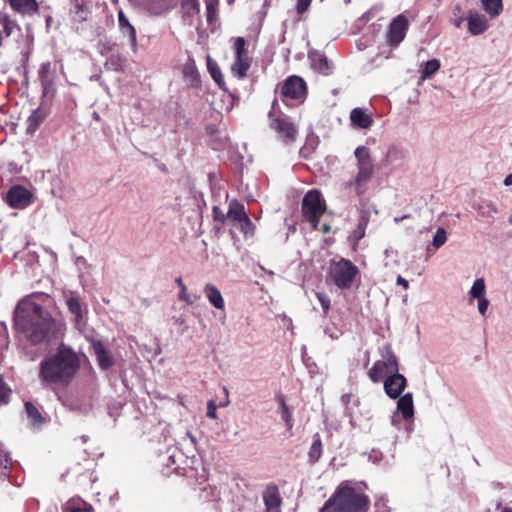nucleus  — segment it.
Wrapping results in <instances>:
<instances>
[{
  "mask_svg": "<svg viewBox=\"0 0 512 512\" xmlns=\"http://www.w3.org/2000/svg\"><path fill=\"white\" fill-rule=\"evenodd\" d=\"M14 323L16 330L33 344L49 338L56 325L52 317L30 298L17 305Z\"/></svg>",
  "mask_w": 512,
  "mask_h": 512,
  "instance_id": "nucleus-1",
  "label": "nucleus"
},
{
  "mask_svg": "<svg viewBox=\"0 0 512 512\" xmlns=\"http://www.w3.org/2000/svg\"><path fill=\"white\" fill-rule=\"evenodd\" d=\"M78 369L79 359L76 353L61 344L55 353L41 361L39 378L44 384L67 385Z\"/></svg>",
  "mask_w": 512,
  "mask_h": 512,
  "instance_id": "nucleus-2",
  "label": "nucleus"
},
{
  "mask_svg": "<svg viewBox=\"0 0 512 512\" xmlns=\"http://www.w3.org/2000/svg\"><path fill=\"white\" fill-rule=\"evenodd\" d=\"M370 499L361 485L344 481L338 485L319 512H368Z\"/></svg>",
  "mask_w": 512,
  "mask_h": 512,
  "instance_id": "nucleus-3",
  "label": "nucleus"
},
{
  "mask_svg": "<svg viewBox=\"0 0 512 512\" xmlns=\"http://www.w3.org/2000/svg\"><path fill=\"white\" fill-rule=\"evenodd\" d=\"M357 173L354 179L344 183V189H354L355 193L362 197L366 192V186L375 173L374 164L368 147L361 145L354 151Z\"/></svg>",
  "mask_w": 512,
  "mask_h": 512,
  "instance_id": "nucleus-4",
  "label": "nucleus"
},
{
  "mask_svg": "<svg viewBox=\"0 0 512 512\" xmlns=\"http://www.w3.org/2000/svg\"><path fill=\"white\" fill-rule=\"evenodd\" d=\"M327 274L337 288L347 290L353 286L359 269L348 259H332L329 262Z\"/></svg>",
  "mask_w": 512,
  "mask_h": 512,
  "instance_id": "nucleus-5",
  "label": "nucleus"
},
{
  "mask_svg": "<svg viewBox=\"0 0 512 512\" xmlns=\"http://www.w3.org/2000/svg\"><path fill=\"white\" fill-rule=\"evenodd\" d=\"M381 359L377 360L368 371L369 379L378 383L384 381L389 375L399 371L397 357L391 345L385 344L379 348Z\"/></svg>",
  "mask_w": 512,
  "mask_h": 512,
  "instance_id": "nucleus-6",
  "label": "nucleus"
},
{
  "mask_svg": "<svg viewBox=\"0 0 512 512\" xmlns=\"http://www.w3.org/2000/svg\"><path fill=\"white\" fill-rule=\"evenodd\" d=\"M326 210L325 201L318 190H310L302 200V213L314 229H318V220Z\"/></svg>",
  "mask_w": 512,
  "mask_h": 512,
  "instance_id": "nucleus-7",
  "label": "nucleus"
},
{
  "mask_svg": "<svg viewBox=\"0 0 512 512\" xmlns=\"http://www.w3.org/2000/svg\"><path fill=\"white\" fill-rule=\"evenodd\" d=\"M280 96L281 99L289 105L290 101H294L296 103L304 102L307 93V87L305 81L296 75L289 76L281 85H280Z\"/></svg>",
  "mask_w": 512,
  "mask_h": 512,
  "instance_id": "nucleus-8",
  "label": "nucleus"
},
{
  "mask_svg": "<svg viewBox=\"0 0 512 512\" xmlns=\"http://www.w3.org/2000/svg\"><path fill=\"white\" fill-rule=\"evenodd\" d=\"M398 398L397 409L391 417V424L397 429H400L401 424L399 417L401 416L407 422L406 429L408 433H410L412 430V419L414 416L413 395L408 392Z\"/></svg>",
  "mask_w": 512,
  "mask_h": 512,
  "instance_id": "nucleus-9",
  "label": "nucleus"
},
{
  "mask_svg": "<svg viewBox=\"0 0 512 512\" xmlns=\"http://www.w3.org/2000/svg\"><path fill=\"white\" fill-rule=\"evenodd\" d=\"M235 61L232 64V74L238 78H244L251 66V58L245 47V39L237 37L234 42Z\"/></svg>",
  "mask_w": 512,
  "mask_h": 512,
  "instance_id": "nucleus-10",
  "label": "nucleus"
},
{
  "mask_svg": "<svg viewBox=\"0 0 512 512\" xmlns=\"http://www.w3.org/2000/svg\"><path fill=\"white\" fill-rule=\"evenodd\" d=\"M32 193L22 187L13 186L6 194L7 204L14 209H24L30 205L32 200Z\"/></svg>",
  "mask_w": 512,
  "mask_h": 512,
  "instance_id": "nucleus-11",
  "label": "nucleus"
},
{
  "mask_svg": "<svg viewBox=\"0 0 512 512\" xmlns=\"http://www.w3.org/2000/svg\"><path fill=\"white\" fill-rule=\"evenodd\" d=\"M408 26V20L403 14H400L394 18L389 26L387 33L388 43L392 46H397L400 42H402L406 36Z\"/></svg>",
  "mask_w": 512,
  "mask_h": 512,
  "instance_id": "nucleus-12",
  "label": "nucleus"
},
{
  "mask_svg": "<svg viewBox=\"0 0 512 512\" xmlns=\"http://www.w3.org/2000/svg\"><path fill=\"white\" fill-rule=\"evenodd\" d=\"M384 390L387 396L391 399H397L401 396L402 392L406 388L407 381L404 375L396 372L395 374L389 375L384 381Z\"/></svg>",
  "mask_w": 512,
  "mask_h": 512,
  "instance_id": "nucleus-13",
  "label": "nucleus"
},
{
  "mask_svg": "<svg viewBox=\"0 0 512 512\" xmlns=\"http://www.w3.org/2000/svg\"><path fill=\"white\" fill-rule=\"evenodd\" d=\"M271 127L286 141L294 140L297 135L296 126L284 118L272 119Z\"/></svg>",
  "mask_w": 512,
  "mask_h": 512,
  "instance_id": "nucleus-14",
  "label": "nucleus"
},
{
  "mask_svg": "<svg viewBox=\"0 0 512 512\" xmlns=\"http://www.w3.org/2000/svg\"><path fill=\"white\" fill-rule=\"evenodd\" d=\"M488 27V21L484 15L479 14L478 12L469 11L467 15V28L471 35H480L484 33Z\"/></svg>",
  "mask_w": 512,
  "mask_h": 512,
  "instance_id": "nucleus-15",
  "label": "nucleus"
},
{
  "mask_svg": "<svg viewBox=\"0 0 512 512\" xmlns=\"http://www.w3.org/2000/svg\"><path fill=\"white\" fill-rule=\"evenodd\" d=\"M349 118L355 129H369L374 123L372 116L360 107L352 109Z\"/></svg>",
  "mask_w": 512,
  "mask_h": 512,
  "instance_id": "nucleus-16",
  "label": "nucleus"
},
{
  "mask_svg": "<svg viewBox=\"0 0 512 512\" xmlns=\"http://www.w3.org/2000/svg\"><path fill=\"white\" fill-rule=\"evenodd\" d=\"M312 68L323 75H330L333 71V63L321 52L309 53Z\"/></svg>",
  "mask_w": 512,
  "mask_h": 512,
  "instance_id": "nucleus-17",
  "label": "nucleus"
},
{
  "mask_svg": "<svg viewBox=\"0 0 512 512\" xmlns=\"http://www.w3.org/2000/svg\"><path fill=\"white\" fill-rule=\"evenodd\" d=\"M11 9L21 15H34L39 10V5L36 0H6Z\"/></svg>",
  "mask_w": 512,
  "mask_h": 512,
  "instance_id": "nucleus-18",
  "label": "nucleus"
},
{
  "mask_svg": "<svg viewBox=\"0 0 512 512\" xmlns=\"http://www.w3.org/2000/svg\"><path fill=\"white\" fill-rule=\"evenodd\" d=\"M203 291L209 303L218 310L225 309V301L220 290L212 283L205 284Z\"/></svg>",
  "mask_w": 512,
  "mask_h": 512,
  "instance_id": "nucleus-19",
  "label": "nucleus"
},
{
  "mask_svg": "<svg viewBox=\"0 0 512 512\" xmlns=\"http://www.w3.org/2000/svg\"><path fill=\"white\" fill-rule=\"evenodd\" d=\"M66 305L69 312L73 315V321L77 328L84 323V309L78 297L71 296L67 298Z\"/></svg>",
  "mask_w": 512,
  "mask_h": 512,
  "instance_id": "nucleus-20",
  "label": "nucleus"
},
{
  "mask_svg": "<svg viewBox=\"0 0 512 512\" xmlns=\"http://www.w3.org/2000/svg\"><path fill=\"white\" fill-rule=\"evenodd\" d=\"M118 23L123 35L129 38V42L134 50L137 48V35L134 26H132L122 10L118 11Z\"/></svg>",
  "mask_w": 512,
  "mask_h": 512,
  "instance_id": "nucleus-21",
  "label": "nucleus"
},
{
  "mask_svg": "<svg viewBox=\"0 0 512 512\" xmlns=\"http://www.w3.org/2000/svg\"><path fill=\"white\" fill-rule=\"evenodd\" d=\"M263 501L269 512H278L281 505V498L277 487H268L263 493Z\"/></svg>",
  "mask_w": 512,
  "mask_h": 512,
  "instance_id": "nucleus-22",
  "label": "nucleus"
},
{
  "mask_svg": "<svg viewBox=\"0 0 512 512\" xmlns=\"http://www.w3.org/2000/svg\"><path fill=\"white\" fill-rule=\"evenodd\" d=\"M92 347L94 353L96 354L99 366L102 369L110 368L114 362L113 358L109 354L108 350L105 348L104 344L101 341H94L92 343Z\"/></svg>",
  "mask_w": 512,
  "mask_h": 512,
  "instance_id": "nucleus-23",
  "label": "nucleus"
},
{
  "mask_svg": "<svg viewBox=\"0 0 512 512\" xmlns=\"http://www.w3.org/2000/svg\"><path fill=\"white\" fill-rule=\"evenodd\" d=\"M247 213L245 211L244 205L240 202L233 200L229 203L227 219L232 221L235 225L241 222L245 217H247Z\"/></svg>",
  "mask_w": 512,
  "mask_h": 512,
  "instance_id": "nucleus-24",
  "label": "nucleus"
},
{
  "mask_svg": "<svg viewBox=\"0 0 512 512\" xmlns=\"http://www.w3.org/2000/svg\"><path fill=\"white\" fill-rule=\"evenodd\" d=\"M182 73L185 81L190 86L196 87L198 85L199 73L193 60H189L187 63H185Z\"/></svg>",
  "mask_w": 512,
  "mask_h": 512,
  "instance_id": "nucleus-25",
  "label": "nucleus"
},
{
  "mask_svg": "<svg viewBox=\"0 0 512 512\" xmlns=\"http://www.w3.org/2000/svg\"><path fill=\"white\" fill-rule=\"evenodd\" d=\"M73 13L77 21H86L90 14L86 0H72Z\"/></svg>",
  "mask_w": 512,
  "mask_h": 512,
  "instance_id": "nucleus-26",
  "label": "nucleus"
},
{
  "mask_svg": "<svg viewBox=\"0 0 512 512\" xmlns=\"http://www.w3.org/2000/svg\"><path fill=\"white\" fill-rule=\"evenodd\" d=\"M483 10L491 17L499 16L503 10L502 0H480Z\"/></svg>",
  "mask_w": 512,
  "mask_h": 512,
  "instance_id": "nucleus-27",
  "label": "nucleus"
},
{
  "mask_svg": "<svg viewBox=\"0 0 512 512\" xmlns=\"http://www.w3.org/2000/svg\"><path fill=\"white\" fill-rule=\"evenodd\" d=\"M146 7L155 15H160L171 8L170 0H147Z\"/></svg>",
  "mask_w": 512,
  "mask_h": 512,
  "instance_id": "nucleus-28",
  "label": "nucleus"
},
{
  "mask_svg": "<svg viewBox=\"0 0 512 512\" xmlns=\"http://www.w3.org/2000/svg\"><path fill=\"white\" fill-rule=\"evenodd\" d=\"M45 114L39 109H35L27 119V133H34L43 122Z\"/></svg>",
  "mask_w": 512,
  "mask_h": 512,
  "instance_id": "nucleus-29",
  "label": "nucleus"
},
{
  "mask_svg": "<svg viewBox=\"0 0 512 512\" xmlns=\"http://www.w3.org/2000/svg\"><path fill=\"white\" fill-rule=\"evenodd\" d=\"M470 301L486 296V284L484 278H477L469 290Z\"/></svg>",
  "mask_w": 512,
  "mask_h": 512,
  "instance_id": "nucleus-30",
  "label": "nucleus"
},
{
  "mask_svg": "<svg viewBox=\"0 0 512 512\" xmlns=\"http://www.w3.org/2000/svg\"><path fill=\"white\" fill-rule=\"evenodd\" d=\"M403 158L404 154L402 150L396 146H391L386 153L385 164L389 166L398 165L401 163Z\"/></svg>",
  "mask_w": 512,
  "mask_h": 512,
  "instance_id": "nucleus-31",
  "label": "nucleus"
},
{
  "mask_svg": "<svg viewBox=\"0 0 512 512\" xmlns=\"http://www.w3.org/2000/svg\"><path fill=\"white\" fill-rule=\"evenodd\" d=\"M476 209L484 217H493L497 213V207L491 200H482Z\"/></svg>",
  "mask_w": 512,
  "mask_h": 512,
  "instance_id": "nucleus-32",
  "label": "nucleus"
},
{
  "mask_svg": "<svg viewBox=\"0 0 512 512\" xmlns=\"http://www.w3.org/2000/svg\"><path fill=\"white\" fill-rule=\"evenodd\" d=\"M207 68L209 73L211 74L214 81L221 86V83L223 82L222 73L220 71L219 66L217 63L212 60L210 57L207 58Z\"/></svg>",
  "mask_w": 512,
  "mask_h": 512,
  "instance_id": "nucleus-33",
  "label": "nucleus"
},
{
  "mask_svg": "<svg viewBox=\"0 0 512 512\" xmlns=\"http://www.w3.org/2000/svg\"><path fill=\"white\" fill-rule=\"evenodd\" d=\"M440 69V62L437 59L429 60L425 63L424 69L422 70V79L430 78Z\"/></svg>",
  "mask_w": 512,
  "mask_h": 512,
  "instance_id": "nucleus-34",
  "label": "nucleus"
},
{
  "mask_svg": "<svg viewBox=\"0 0 512 512\" xmlns=\"http://www.w3.org/2000/svg\"><path fill=\"white\" fill-rule=\"evenodd\" d=\"M25 410H26L28 418L31 420V422L34 425L41 424L43 422V418H42L40 412L31 402L25 403Z\"/></svg>",
  "mask_w": 512,
  "mask_h": 512,
  "instance_id": "nucleus-35",
  "label": "nucleus"
},
{
  "mask_svg": "<svg viewBox=\"0 0 512 512\" xmlns=\"http://www.w3.org/2000/svg\"><path fill=\"white\" fill-rule=\"evenodd\" d=\"M321 455H322V443H321V440L318 438L312 443V445L309 449V452H308V457L312 463H315L320 459Z\"/></svg>",
  "mask_w": 512,
  "mask_h": 512,
  "instance_id": "nucleus-36",
  "label": "nucleus"
},
{
  "mask_svg": "<svg viewBox=\"0 0 512 512\" xmlns=\"http://www.w3.org/2000/svg\"><path fill=\"white\" fill-rule=\"evenodd\" d=\"M90 509V505L80 501H70L64 507L65 512H85L86 510Z\"/></svg>",
  "mask_w": 512,
  "mask_h": 512,
  "instance_id": "nucleus-37",
  "label": "nucleus"
},
{
  "mask_svg": "<svg viewBox=\"0 0 512 512\" xmlns=\"http://www.w3.org/2000/svg\"><path fill=\"white\" fill-rule=\"evenodd\" d=\"M281 405V418L285 422L287 428L290 430L293 427V419L292 414L284 400V398H280Z\"/></svg>",
  "mask_w": 512,
  "mask_h": 512,
  "instance_id": "nucleus-38",
  "label": "nucleus"
},
{
  "mask_svg": "<svg viewBox=\"0 0 512 512\" xmlns=\"http://www.w3.org/2000/svg\"><path fill=\"white\" fill-rule=\"evenodd\" d=\"M237 227L240 229V231L244 234L245 237L253 236L254 234L255 226L248 216L245 217L241 222H239L237 224Z\"/></svg>",
  "mask_w": 512,
  "mask_h": 512,
  "instance_id": "nucleus-39",
  "label": "nucleus"
},
{
  "mask_svg": "<svg viewBox=\"0 0 512 512\" xmlns=\"http://www.w3.org/2000/svg\"><path fill=\"white\" fill-rule=\"evenodd\" d=\"M446 241H447L446 231L444 228L439 227L433 236L432 245L437 250L440 247H442L446 243Z\"/></svg>",
  "mask_w": 512,
  "mask_h": 512,
  "instance_id": "nucleus-40",
  "label": "nucleus"
},
{
  "mask_svg": "<svg viewBox=\"0 0 512 512\" xmlns=\"http://www.w3.org/2000/svg\"><path fill=\"white\" fill-rule=\"evenodd\" d=\"M207 20L212 22L216 16L218 0H205Z\"/></svg>",
  "mask_w": 512,
  "mask_h": 512,
  "instance_id": "nucleus-41",
  "label": "nucleus"
},
{
  "mask_svg": "<svg viewBox=\"0 0 512 512\" xmlns=\"http://www.w3.org/2000/svg\"><path fill=\"white\" fill-rule=\"evenodd\" d=\"M178 298H179L180 301H183V302H185L188 305H192L195 301H197L199 299V296H197V295H193V296L190 295L187 292L186 286H184V287L180 288V293L178 295Z\"/></svg>",
  "mask_w": 512,
  "mask_h": 512,
  "instance_id": "nucleus-42",
  "label": "nucleus"
},
{
  "mask_svg": "<svg viewBox=\"0 0 512 512\" xmlns=\"http://www.w3.org/2000/svg\"><path fill=\"white\" fill-rule=\"evenodd\" d=\"M461 7L456 6L453 11V17L451 19L452 23L455 27L460 28L465 20H467V17L463 16L461 14Z\"/></svg>",
  "mask_w": 512,
  "mask_h": 512,
  "instance_id": "nucleus-43",
  "label": "nucleus"
},
{
  "mask_svg": "<svg viewBox=\"0 0 512 512\" xmlns=\"http://www.w3.org/2000/svg\"><path fill=\"white\" fill-rule=\"evenodd\" d=\"M182 6L189 14L199 12V3L197 0H181Z\"/></svg>",
  "mask_w": 512,
  "mask_h": 512,
  "instance_id": "nucleus-44",
  "label": "nucleus"
},
{
  "mask_svg": "<svg viewBox=\"0 0 512 512\" xmlns=\"http://www.w3.org/2000/svg\"><path fill=\"white\" fill-rule=\"evenodd\" d=\"M316 297L324 310V314H326L328 312V310L330 309L329 296L323 292H317Z\"/></svg>",
  "mask_w": 512,
  "mask_h": 512,
  "instance_id": "nucleus-45",
  "label": "nucleus"
},
{
  "mask_svg": "<svg viewBox=\"0 0 512 512\" xmlns=\"http://www.w3.org/2000/svg\"><path fill=\"white\" fill-rule=\"evenodd\" d=\"M369 221H370V212L366 209L360 210V215H359L357 226L363 227L366 229L369 224Z\"/></svg>",
  "mask_w": 512,
  "mask_h": 512,
  "instance_id": "nucleus-46",
  "label": "nucleus"
},
{
  "mask_svg": "<svg viewBox=\"0 0 512 512\" xmlns=\"http://www.w3.org/2000/svg\"><path fill=\"white\" fill-rule=\"evenodd\" d=\"M9 395L10 389L0 381V405L8 403Z\"/></svg>",
  "mask_w": 512,
  "mask_h": 512,
  "instance_id": "nucleus-47",
  "label": "nucleus"
},
{
  "mask_svg": "<svg viewBox=\"0 0 512 512\" xmlns=\"http://www.w3.org/2000/svg\"><path fill=\"white\" fill-rule=\"evenodd\" d=\"M478 301V312L482 315V316H486V313H487V310H488V307H489V300L487 299V297H482V298H478L476 299Z\"/></svg>",
  "mask_w": 512,
  "mask_h": 512,
  "instance_id": "nucleus-48",
  "label": "nucleus"
},
{
  "mask_svg": "<svg viewBox=\"0 0 512 512\" xmlns=\"http://www.w3.org/2000/svg\"><path fill=\"white\" fill-rule=\"evenodd\" d=\"M366 229L363 227L357 226L356 229L352 232L350 238L357 244L364 236Z\"/></svg>",
  "mask_w": 512,
  "mask_h": 512,
  "instance_id": "nucleus-49",
  "label": "nucleus"
},
{
  "mask_svg": "<svg viewBox=\"0 0 512 512\" xmlns=\"http://www.w3.org/2000/svg\"><path fill=\"white\" fill-rule=\"evenodd\" d=\"M375 507L377 509V512H389L387 500L384 497H379L376 499Z\"/></svg>",
  "mask_w": 512,
  "mask_h": 512,
  "instance_id": "nucleus-50",
  "label": "nucleus"
},
{
  "mask_svg": "<svg viewBox=\"0 0 512 512\" xmlns=\"http://www.w3.org/2000/svg\"><path fill=\"white\" fill-rule=\"evenodd\" d=\"M207 417L211 419L217 418V406L213 400H210L207 404Z\"/></svg>",
  "mask_w": 512,
  "mask_h": 512,
  "instance_id": "nucleus-51",
  "label": "nucleus"
},
{
  "mask_svg": "<svg viewBox=\"0 0 512 512\" xmlns=\"http://www.w3.org/2000/svg\"><path fill=\"white\" fill-rule=\"evenodd\" d=\"M213 216L214 220L222 223L227 219V214H225L219 207L216 206L213 208Z\"/></svg>",
  "mask_w": 512,
  "mask_h": 512,
  "instance_id": "nucleus-52",
  "label": "nucleus"
},
{
  "mask_svg": "<svg viewBox=\"0 0 512 512\" xmlns=\"http://www.w3.org/2000/svg\"><path fill=\"white\" fill-rule=\"evenodd\" d=\"M312 0H298L296 10L299 14L304 13L310 6Z\"/></svg>",
  "mask_w": 512,
  "mask_h": 512,
  "instance_id": "nucleus-53",
  "label": "nucleus"
},
{
  "mask_svg": "<svg viewBox=\"0 0 512 512\" xmlns=\"http://www.w3.org/2000/svg\"><path fill=\"white\" fill-rule=\"evenodd\" d=\"M396 282H397L398 285L403 286L405 289L409 288L408 281L405 278H403L402 276H400V275L397 277Z\"/></svg>",
  "mask_w": 512,
  "mask_h": 512,
  "instance_id": "nucleus-54",
  "label": "nucleus"
},
{
  "mask_svg": "<svg viewBox=\"0 0 512 512\" xmlns=\"http://www.w3.org/2000/svg\"><path fill=\"white\" fill-rule=\"evenodd\" d=\"M351 399H352V395H351V394H349V393L344 394V395H342V397H341V401H342V403H343L345 406H348V405H349V403H350Z\"/></svg>",
  "mask_w": 512,
  "mask_h": 512,
  "instance_id": "nucleus-55",
  "label": "nucleus"
},
{
  "mask_svg": "<svg viewBox=\"0 0 512 512\" xmlns=\"http://www.w3.org/2000/svg\"><path fill=\"white\" fill-rule=\"evenodd\" d=\"M4 32H5L7 37L12 34V26L10 25L9 22H5L4 23Z\"/></svg>",
  "mask_w": 512,
  "mask_h": 512,
  "instance_id": "nucleus-56",
  "label": "nucleus"
},
{
  "mask_svg": "<svg viewBox=\"0 0 512 512\" xmlns=\"http://www.w3.org/2000/svg\"><path fill=\"white\" fill-rule=\"evenodd\" d=\"M384 255L386 258H388L390 256H397V252L395 250H393L391 247H389V248L385 249Z\"/></svg>",
  "mask_w": 512,
  "mask_h": 512,
  "instance_id": "nucleus-57",
  "label": "nucleus"
},
{
  "mask_svg": "<svg viewBox=\"0 0 512 512\" xmlns=\"http://www.w3.org/2000/svg\"><path fill=\"white\" fill-rule=\"evenodd\" d=\"M505 186H512V173L508 174L504 179Z\"/></svg>",
  "mask_w": 512,
  "mask_h": 512,
  "instance_id": "nucleus-58",
  "label": "nucleus"
},
{
  "mask_svg": "<svg viewBox=\"0 0 512 512\" xmlns=\"http://www.w3.org/2000/svg\"><path fill=\"white\" fill-rule=\"evenodd\" d=\"M186 436L190 439L193 445L196 443V438L189 431L186 432Z\"/></svg>",
  "mask_w": 512,
  "mask_h": 512,
  "instance_id": "nucleus-59",
  "label": "nucleus"
},
{
  "mask_svg": "<svg viewBox=\"0 0 512 512\" xmlns=\"http://www.w3.org/2000/svg\"><path fill=\"white\" fill-rule=\"evenodd\" d=\"M175 282H176V284L178 285L179 289H180L181 287H184V286H185V284L183 283V281H182V278H181V277L176 278V279H175Z\"/></svg>",
  "mask_w": 512,
  "mask_h": 512,
  "instance_id": "nucleus-60",
  "label": "nucleus"
},
{
  "mask_svg": "<svg viewBox=\"0 0 512 512\" xmlns=\"http://www.w3.org/2000/svg\"><path fill=\"white\" fill-rule=\"evenodd\" d=\"M41 68H42V70L48 71L50 68V63L47 62V63L42 64Z\"/></svg>",
  "mask_w": 512,
  "mask_h": 512,
  "instance_id": "nucleus-61",
  "label": "nucleus"
},
{
  "mask_svg": "<svg viewBox=\"0 0 512 512\" xmlns=\"http://www.w3.org/2000/svg\"><path fill=\"white\" fill-rule=\"evenodd\" d=\"M404 218H407V216H404V217H401V218L396 217V218H394V221H395L396 223H399V222H400L402 219H404Z\"/></svg>",
  "mask_w": 512,
  "mask_h": 512,
  "instance_id": "nucleus-62",
  "label": "nucleus"
},
{
  "mask_svg": "<svg viewBox=\"0 0 512 512\" xmlns=\"http://www.w3.org/2000/svg\"><path fill=\"white\" fill-rule=\"evenodd\" d=\"M323 230H324V232H327V231H329V227L327 225H324Z\"/></svg>",
  "mask_w": 512,
  "mask_h": 512,
  "instance_id": "nucleus-63",
  "label": "nucleus"
},
{
  "mask_svg": "<svg viewBox=\"0 0 512 512\" xmlns=\"http://www.w3.org/2000/svg\"><path fill=\"white\" fill-rule=\"evenodd\" d=\"M502 512H512V509H505L504 511Z\"/></svg>",
  "mask_w": 512,
  "mask_h": 512,
  "instance_id": "nucleus-64",
  "label": "nucleus"
}]
</instances>
